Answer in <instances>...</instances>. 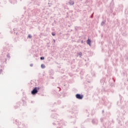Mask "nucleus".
<instances>
[{"instance_id": "bb28decb", "label": "nucleus", "mask_w": 128, "mask_h": 128, "mask_svg": "<svg viewBox=\"0 0 128 128\" xmlns=\"http://www.w3.org/2000/svg\"><path fill=\"white\" fill-rule=\"evenodd\" d=\"M61 103H62V102L60 100H58L57 102L58 104H60Z\"/></svg>"}, {"instance_id": "473e14b6", "label": "nucleus", "mask_w": 128, "mask_h": 128, "mask_svg": "<svg viewBox=\"0 0 128 128\" xmlns=\"http://www.w3.org/2000/svg\"><path fill=\"white\" fill-rule=\"evenodd\" d=\"M52 112H56V110H52Z\"/></svg>"}, {"instance_id": "f257e3e1", "label": "nucleus", "mask_w": 128, "mask_h": 128, "mask_svg": "<svg viewBox=\"0 0 128 128\" xmlns=\"http://www.w3.org/2000/svg\"><path fill=\"white\" fill-rule=\"evenodd\" d=\"M32 2L28 6V16H36L40 12V9L36 8V6H39L40 4V0H31Z\"/></svg>"}, {"instance_id": "0eeeda50", "label": "nucleus", "mask_w": 128, "mask_h": 128, "mask_svg": "<svg viewBox=\"0 0 128 128\" xmlns=\"http://www.w3.org/2000/svg\"><path fill=\"white\" fill-rule=\"evenodd\" d=\"M68 83L64 82H62V88L66 90H68Z\"/></svg>"}, {"instance_id": "2eb2a0df", "label": "nucleus", "mask_w": 128, "mask_h": 128, "mask_svg": "<svg viewBox=\"0 0 128 128\" xmlns=\"http://www.w3.org/2000/svg\"><path fill=\"white\" fill-rule=\"evenodd\" d=\"M69 4L70 6H74V0H70Z\"/></svg>"}, {"instance_id": "49530a36", "label": "nucleus", "mask_w": 128, "mask_h": 128, "mask_svg": "<svg viewBox=\"0 0 128 128\" xmlns=\"http://www.w3.org/2000/svg\"><path fill=\"white\" fill-rule=\"evenodd\" d=\"M94 76H96V75H94Z\"/></svg>"}, {"instance_id": "b1692460", "label": "nucleus", "mask_w": 128, "mask_h": 128, "mask_svg": "<svg viewBox=\"0 0 128 128\" xmlns=\"http://www.w3.org/2000/svg\"><path fill=\"white\" fill-rule=\"evenodd\" d=\"M40 60H44V56H41Z\"/></svg>"}, {"instance_id": "e433bc0d", "label": "nucleus", "mask_w": 128, "mask_h": 128, "mask_svg": "<svg viewBox=\"0 0 128 128\" xmlns=\"http://www.w3.org/2000/svg\"><path fill=\"white\" fill-rule=\"evenodd\" d=\"M48 4L49 8H50V3H48Z\"/></svg>"}, {"instance_id": "ddd939ff", "label": "nucleus", "mask_w": 128, "mask_h": 128, "mask_svg": "<svg viewBox=\"0 0 128 128\" xmlns=\"http://www.w3.org/2000/svg\"><path fill=\"white\" fill-rule=\"evenodd\" d=\"M49 74L50 76H54V72L53 70H49Z\"/></svg>"}, {"instance_id": "f3484780", "label": "nucleus", "mask_w": 128, "mask_h": 128, "mask_svg": "<svg viewBox=\"0 0 128 128\" xmlns=\"http://www.w3.org/2000/svg\"><path fill=\"white\" fill-rule=\"evenodd\" d=\"M61 90H62V88H60L58 87L57 90H55L54 92H60Z\"/></svg>"}, {"instance_id": "4c0bfd02", "label": "nucleus", "mask_w": 128, "mask_h": 128, "mask_svg": "<svg viewBox=\"0 0 128 128\" xmlns=\"http://www.w3.org/2000/svg\"><path fill=\"white\" fill-rule=\"evenodd\" d=\"M50 78H52V79H54V77L52 76H50Z\"/></svg>"}, {"instance_id": "39448f33", "label": "nucleus", "mask_w": 128, "mask_h": 128, "mask_svg": "<svg viewBox=\"0 0 128 128\" xmlns=\"http://www.w3.org/2000/svg\"><path fill=\"white\" fill-rule=\"evenodd\" d=\"M40 90V86L33 88L31 91V94H32V96H36Z\"/></svg>"}, {"instance_id": "4be33fe9", "label": "nucleus", "mask_w": 128, "mask_h": 128, "mask_svg": "<svg viewBox=\"0 0 128 128\" xmlns=\"http://www.w3.org/2000/svg\"><path fill=\"white\" fill-rule=\"evenodd\" d=\"M51 34H52L53 36H56V32H52Z\"/></svg>"}, {"instance_id": "7c9ffc66", "label": "nucleus", "mask_w": 128, "mask_h": 128, "mask_svg": "<svg viewBox=\"0 0 128 128\" xmlns=\"http://www.w3.org/2000/svg\"><path fill=\"white\" fill-rule=\"evenodd\" d=\"M88 109H86V114H88Z\"/></svg>"}, {"instance_id": "c03bdc74", "label": "nucleus", "mask_w": 128, "mask_h": 128, "mask_svg": "<svg viewBox=\"0 0 128 128\" xmlns=\"http://www.w3.org/2000/svg\"><path fill=\"white\" fill-rule=\"evenodd\" d=\"M16 34L18 36V32L16 33Z\"/></svg>"}, {"instance_id": "f704fd0d", "label": "nucleus", "mask_w": 128, "mask_h": 128, "mask_svg": "<svg viewBox=\"0 0 128 128\" xmlns=\"http://www.w3.org/2000/svg\"><path fill=\"white\" fill-rule=\"evenodd\" d=\"M53 42H54H54H56V40L53 39Z\"/></svg>"}, {"instance_id": "72a5a7b5", "label": "nucleus", "mask_w": 128, "mask_h": 128, "mask_svg": "<svg viewBox=\"0 0 128 128\" xmlns=\"http://www.w3.org/2000/svg\"><path fill=\"white\" fill-rule=\"evenodd\" d=\"M80 40H77L76 42H77L78 44V42H80Z\"/></svg>"}, {"instance_id": "c756f323", "label": "nucleus", "mask_w": 128, "mask_h": 128, "mask_svg": "<svg viewBox=\"0 0 128 128\" xmlns=\"http://www.w3.org/2000/svg\"><path fill=\"white\" fill-rule=\"evenodd\" d=\"M2 69L0 70V74H2Z\"/></svg>"}, {"instance_id": "c9c22d12", "label": "nucleus", "mask_w": 128, "mask_h": 128, "mask_svg": "<svg viewBox=\"0 0 128 128\" xmlns=\"http://www.w3.org/2000/svg\"><path fill=\"white\" fill-rule=\"evenodd\" d=\"M86 2H88V0H86V2H85V4H86Z\"/></svg>"}, {"instance_id": "79ce46f5", "label": "nucleus", "mask_w": 128, "mask_h": 128, "mask_svg": "<svg viewBox=\"0 0 128 128\" xmlns=\"http://www.w3.org/2000/svg\"><path fill=\"white\" fill-rule=\"evenodd\" d=\"M79 46H80V48H82V46L80 45H79Z\"/></svg>"}, {"instance_id": "20e7f679", "label": "nucleus", "mask_w": 128, "mask_h": 128, "mask_svg": "<svg viewBox=\"0 0 128 128\" xmlns=\"http://www.w3.org/2000/svg\"><path fill=\"white\" fill-rule=\"evenodd\" d=\"M72 113L73 116H70V120L73 121H72L71 122H73L74 124H76V117L78 116V109L76 106H74L72 108Z\"/></svg>"}, {"instance_id": "ea45409f", "label": "nucleus", "mask_w": 128, "mask_h": 128, "mask_svg": "<svg viewBox=\"0 0 128 128\" xmlns=\"http://www.w3.org/2000/svg\"><path fill=\"white\" fill-rule=\"evenodd\" d=\"M46 84L48 86V82H46Z\"/></svg>"}, {"instance_id": "9b49d317", "label": "nucleus", "mask_w": 128, "mask_h": 128, "mask_svg": "<svg viewBox=\"0 0 128 128\" xmlns=\"http://www.w3.org/2000/svg\"><path fill=\"white\" fill-rule=\"evenodd\" d=\"M8 2L11 4H16L17 2L16 0H9Z\"/></svg>"}, {"instance_id": "8fccbe9b", "label": "nucleus", "mask_w": 128, "mask_h": 128, "mask_svg": "<svg viewBox=\"0 0 128 128\" xmlns=\"http://www.w3.org/2000/svg\"><path fill=\"white\" fill-rule=\"evenodd\" d=\"M85 62H86V60H85Z\"/></svg>"}, {"instance_id": "412c9836", "label": "nucleus", "mask_w": 128, "mask_h": 128, "mask_svg": "<svg viewBox=\"0 0 128 128\" xmlns=\"http://www.w3.org/2000/svg\"><path fill=\"white\" fill-rule=\"evenodd\" d=\"M74 30H75L76 32H78V27L75 26L74 27Z\"/></svg>"}, {"instance_id": "aec40b11", "label": "nucleus", "mask_w": 128, "mask_h": 128, "mask_svg": "<svg viewBox=\"0 0 128 128\" xmlns=\"http://www.w3.org/2000/svg\"><path fill=\"white\" fill-rule=\"evenodd\" d=\"M41 68H46V65H44V64H41Z\"/></svg>"}, {"instance_id": "09e8293b", "label": "nucleus", "mask_w": 128, "mask_h": 128, "mask_svg": "<svg viewBox=\"0 0 128 128\" xmlns=\"http://www.w3.org/2000/svg\"><path fill=\"white\" fill-rule=\"evenodd\" d=\"M64 108V106H62V108Z\"/></svg>"}, {"instance_id": "a878e982", "label": "nucleus", "mask_w": 128, "mask_h": 128, "mask_svg": "<svg viewBox=\"0 0 128 128\" xmlns=\"http://www.w3.org/2000/svg\"><path fill=\"white\" fill-rule=\"evenodd\" d=\"M81 43L84 44L86 45V41H84L83 40H82L81 41Z\"/></svg>"}, {"instance_id": "6e6552de", "label": "nucleus", "mask_w": 128, "mask_h": 128, "mask_svg": "<svg viewBox=\"0 0 128 128\" xmlns=\"http://www.w3.org/2000/svg\"><path fill=\"white\" fill-rule=\"evenodd\" d=\"M58 72H60L61 74H64V68H62V67L60 66L58 67Z\"/></svg>"}, {"instance_id": "de8ad7c7", "label": "nucleus", "mask_w": 128, "mask_h": 128, "mask_svg": "<svg viewBox=\"0 0 128 128\" xmlns=\"http://www.w3.org/2000/svg\"><path fill=\"white\" fill-rule=\"evenodd\" d=\"M20 0V2H22V0Z\"/></svg>"}, {"instance_id": "c85d7f7f", "label": "nucleus", "mask_w": 128, "mask_h": 128, "mask_svg": "<svg viewBox=\"0 0 128 128\" xmlns=\"http://www.w3.org/2000/svg\"><path fill=\"white\" fill-rule=\"evenodd\" d=\"M70 84H72V82H74V80H70Z\"/></svg>"}, {"instance_id": "58836bf2", "label": "nucleus", "mask_w": 128, "mask_h": 128, "mask_svg": "<svg viewBox=\"0 0 128 128\" xmlns=\"http://www.w3.org/2000/svg\"><path fill=\"white\" fill-rule=\"evenodd\" d=\"M52 84V86H56V84H54V83H53Z\"/></svg>"}, {"instance_id": "a211bd4d", "label": "nucleus", "mask_w": 128, "mask_h": 128, "mask_svg": "<svg viewBox=\"0 0 128 128\" xmlns=\"http://www.w3.org/2000/svg\"><path fill=\"white\" fill-rule=\"evenodd\" d=\"M27 38L28 39L30 38V40H32V34H28V36Z\"/></svg>"}, {"instance_id": "37998d69", "label": "nucleus", "mask_w": 128, "mask_h": 128, "mask_svg": "<svg viewBox=\"0 0 128 128\" xmlns=\"http://www.w3.org/2000/svg\"><path fill=\"white\" fill-rule=\"evenodd\" d=\"M88 82H89V83H90V81H88Z\"/></svg>"}, {"instance_id": "2f4dec72", "label": "nucleus", "mask_w": 128, "mask_h": 128, "mask_svg": "<svg viewBox=\"0 0 128 128\" xmlns=\"http://www.w3.org/2000/svg\"><path fill=\"white\" fill-rule=\"evenodd\" d=\"M34 66V64H30V66Z\"/></svg>"}, {"instance_id": "f8f14e48", "label": "nucleus", "mask_w": 128, "mask_h": 128, "mask_svg": "<svg viewBox=\"0 0 128 128\" xmlns=\"http://www.w3.org/2000/svg\"><path fill=\"white\" fill-rule=\"evenodd\" d=\"M86 42L87 44H88L90 46H92V40L90 39H89V38L86 40Z\"/></svg>"}, {"instance_id": "cd10ccee", "label": "nucleus", "mask_w": 128, "mask_h": 128, "mask_svg": "<svg viewBox=\"0 0 128 128\" xmlns=\"http://www.w3.org/2000/svg\"><path fill=\"white\" fill-rule=\"evenodd\" d=\"M6 56L7 58H10V54H8V52L7 54H6Z\"/></svg>"}, {"instance_id": "5701e85b", "label": "nucleus", "mask_w": 128, "mask_h": 128, "mask_svg": "<svg viewBox=\"0 0 128 128\" xmlns=\"http://www.w3.org/2000/svg\"><path fill=\"white\" fill-rule=\"evenodd\" d=\"M90 122V118H87L84 120V122Z\"/></svg>"}, {"instance_id": "f03ea898", "label": "nucleus", "mask_w": 128, "mask_h": 128, "mask_svg": "<svg viewBox=\"0 0 128 128\" xmlns=\"http://www.w3.org/2000/svg\"><path fill=\"white\" fill-rule=\"evenodd\" d=\"M10 50V44L8 42H5V46L3 48V50H2V54L0 56V62L2 64L1 68H4V64H6V56Z\"/></svg>"}, {"instance_id": "423d86ee", "label": "nucleus", "mask_w": 128, "mask_h": 128, "mask_svg": "<svg viewBox=\"0 0 128 128\" xmlns=\"http://www.w3.org/2000/svg\"><path fill=\"white\" fill-rule=\"evenodd\" d=\"M75 96L77 100H82L84 98V94H76Z\"/></svg>"}, {"instance_id": "6ab92c4d", "label": "nucleus", "mask_w": 128, "mask_h": 128, "mask_svg": "<svg viewBox=\"0 0 128 128\" xmlns=\"http://www.w3.org/2000/svg\"><path fill=\"white\" fill-rule=\"evenodd\" d=\"M8 4V1L6 0H4L2 2V4Z\"/></svg>"}, {"instance_id": "9d476101", "label": "nucleus", "mask_w": 128, "mask_h": 128, "mask_svg": "<svg viewBox=\"0 0 128 128\" xmlns=\"http://www.w3.org/2000/svg\"><path fill=\"white\" fill-rule=\"evenodd\" d=\"M91 122L94 125L96 124V118H92Z\"/></svg>"}, {"instance_id": "1a4fd4ad", "label": "nucleus", "mask_w": 128, "mask_h": 128, "mask_svg": "<svg viewBox=\"0 0 128 128\" xmlns=\"http://www.w3.org/2000/svg\"><path fill=\"white\" fill-rule=\"evenodd\" d=\"M22 102H23V106H26V98L23 97L22 98Z\"/></svg>"}, {"instance_id": "a18cd8bd", "label": "nucleus", "mask_w": 128, "mask_h": 128, "mask_svg": "<svg viewBox=\"0 0 128 128\" xmlns=\"http://www.w3.org/2000/svg\"><path fill=\"white\" fill-rule=\"evenodd\" d=\"M87 116H89V114H88V115Z\"/></svg>"}, {"instance_id": "a19ab883", "label": "nucleus", "mask_w": 128, "mask_h": 128, "mask_svg": "<svg viewBox=\"0 0 128 128\" xmlns=\"http://www.w3.org/2000/svg\"><path fill=\"white\" fill-rule=\"evenodd\" d=\"M86 64H88V63H86Z\"/></svg>"}, {"instance_id": "393cba45", "label": "nucleus", "mask_w": 128, "mask_h": 128, "mask_svg": "<svg viewBox=\"0 0 128 128\" xmlns=\"http://www.w3.org/2000/svg\"><path fill=\"white\" fill-rule=\"evenodd\" d=\"M78 54H79L80 58L82 56V52H80Z\"/></svg>"}, {"instance_id": "4468645a", "label": "nucleus", "mask_w": 128, "mask_h": 128, "mask_svg": "<svg viewBox=\"0 0 128 128\" xmlns=\"http://www.w3.org/2000/svg\"><path fill=\"white\" fill-rule=\"evenodd\" d=\"M20 104H21V103H20V102H17V103H16V104H17V105H16V106H14V108H20Z\"/></svg>"}, {"instance_id": "dca6fc26", "label": "nucleus", "mask_w": 128, "mask_h": 128, "mask_svg": "<svg viewBox=\"0 0 128 128\" xmlns=\"http://www.w3.org/2000/svg\"><path fill=\"white\" fill-rule=\"evenodd\" d=\"M94 114H96V109L93 108L92 110L91 114H92V116H94Z\"/></svg>"}, {"instance_id": "7ed1b4c3", "label": "nucleus", "mask_w": 128, "mask_h": 128, "mask_svg": "<svg viewBox=\"0 0 128 128\" xmlns=\"http://www.w3.org/2000/svg\"><path fill=\"white\" fill-rule=\"evenodd\" d=\"M51 118H54V122L52 123L53 126H61L58 127L57 128H64V126H66V122L62 119H56L58 118V115L56 114H53L51 115Z\"/></svg>"}]
</instances>
